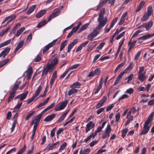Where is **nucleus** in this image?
Masks as SVG:
<instances>
[{
    "mask_svg": "<svg viewBox=\"0 0 154 154\" xmlns=\"http://www.w3.org/2000/svg\"><path fill=\"white\" fill-rule=\"evenodd\" d=\"M68 103V101L67 100L60 103L58 105L55 106L54 110L55 111H58L63 109L66 106Z\"/></svg>",
    "mask_w": 154,
    "mask_h": 154,
    "instance_id": "1",
    "label": "nucleus"
},
{
    "mask_svg": "<svg viewBox=\"0 0 154 154\" xmlns=\"http://www.w3.org/2000/svg\"><path fill=\"white\" fill-rule=\"evenodd\" d=\"M58 60L57 58H51L50 63H48L47 64L49 66L48 67H50L53 70L54 67L58 63Z\"/></svg>",
    "mask_w": 154,
    "mask_h": 154,
    "instance_id": "2",
    "label": "nucleus"
},
{
    "mask_svg": "<svg viewBox=\"0 0 154 154\" xmlns=\"http://www.w3.org/2000/svg\"><path fill=\"white\" fill-rule=\"evenodd\" d=\"M150 124L146 122H145L143 126V130L140 132V135H144L148 132L150 129V126H149Z\"/></svg>",
    "mask_w": 154,
    "mask_h": 154,
    "instance_id": "3",
    "label": "nucleus"
},
{
    "mask_svg": "<svg viewBox=\"0 0 154 154\" xmlns=\"http://www.w3.org/2000/svg\"><path fill=\"white\" fill-rule=\"evenodd\" d=\"M107 21V18L106 17L103 20H98L99 24L96 27V29H97L99 30H100L106 24Z\"/></svg>",
    "mask_w": 154,
    "mask_h": 154,
    "instance_id": "4",
    "label": "nucleus"
},
{
    "mask_svg": "<svg viewBox=\"0 0 154 154\" xmlns=\"http://www.w3.org/2000/svg\"><path fill=\"white\" fill-rule=\"evenodd\" d=\"M57 40V39H56L45 46L43 50L42 53L44 54L50 48L53 46L55 44Z\"/></svg>",
    "mask_w": 154,
    "mask_h": 154,
    "instance_id": "5",
    "label": "nucleus"
},
{
    "mask_svg": "<svg viewBox=\"0 0 154 154\" xmlns=\"http://www.w3.org/2000/svg\"><path fill=\"white\" fill-rule=\"evenodd\" d=\"M95 125V124L93 123L92 121L90 122L86 125V128L85 129L86 133H87L90 130L93 128Z\"/></svg>",
    "mask_w": 154,
    "mask_h": 154,
    "instance_id": "6",
    "label": "nucleus"
},
{
    "mask_svg": "<svg viewBox=\"0 0 154 154\" xmlns=\"http://www.w3.org/2000/svg\"><path fill=\"white\" fill-rule=\"evenodd\" d=\"M98 30H99L97 29H96V28L94 29L93 32L90 34L88 36V38L90 37V40L92 41L93 39L97 35L99 32V31H98Z\"/></svg>",
    "mask_w": 154,
    "mask_h": 154,
    "instance_id": "7",
    "label": "nucleus"
},
{
    "mask_svg": "<svg viewBox=\"0 0 154 154\" xmlns=\"http://www.w3.org/2000/svg\"><path fill=\"white\" fill-rule=\"evenodd\" d=\"M77 39H75L73 42H71L68 44L67 47V53H70L71 49L78 42Z\"/></svg>",
    "mask_w": 154,
    "mask_h": 154,
    "instance_id": "8",
    "label": "nucleus"
},
{
    "mask_svg": "<svg viewBox=\"0 0 154 154\" xmlns=\"http://www.w3.org/2000/svg\"><path fill=\"white\" fill-rule=\"evenodd\" d=\"M10 48L7 47H6L0 53V57H2V58H5L6 56L9 53L10 50Z\"/></svg>",
    "mask_w": 154,
    "mask_h": 154,
    "instance_id": "9",
    "label": "nucleus"
},
{
    "mask_svg": "<svg viewBox=\"0 0 154 154\" xmlns=\"http://www.w3.org/2000/svg\"><path fill=\"white\" fill-rule=\"evenodd\" d=\"M154 36V33L152 34H150L149 33H147L144 35H143L142 36L138 38V40H140L142 39L143 40H145L149 38L152 37Z\"/></svg>",
    "mask_w": 154,
    "mask_h": 154,
    "instance_id": "10",
    "label": "nucleus"
},
{
    "mask_svg": "<svg viewBox=\"0 0 154 154\" xmlns=\"http://www.w3.org/2000/svg\"><path fill=\"white\" fill-rule=\"evenodd\" d=\"M55 116L56 114L52 113L51 115L46 116L44 119V121L46 122H49L55 118Z\"/></svg>",
    "mask_w": 154,
    "mask_h": 154,
    "instance_id": "11",
    "label": "nucleus"
},
{
    "mask_svg": "<svg viewBox=\"0 0 154 154\" xmlns=\"http://www.w3.org/2000/svg\"><path fill=\"white\" fill-rule=\"evenodd\" d=\"M16 17V16L15 15H10L9 16L5 19L2 22V25H3L6 21H7L8 19L11 18V19L8 21L6 23V25L8 24L10 22H11L13 20H14Z\"/></svg>",
    "mask_w": 154,
    "mask_h": 154,
    "instance_id": "12",
    "label": "nucleus"
},
{
    "mask_svg": "<svg viewBox=\"0 0 154 154\" xmlns=\"http://www.w3.org/2000/svg\"><path fill=\"white\" fill-rule=\"evenodd\" d=\"M103 79L102 77L100 78V81L99 82V85L95 91V94L97 93L100 91V89L101 88L103 83Z\"/></svg>",
    "mask_w": 154,
    "mask_h": 154,
    "instance_id": "13",
    "label": "nucleus"
},
{
    "mask_svg": "<svg viewBox=\"0 0 154 154\" xmlns=\"http://www.w3.org/2000/svg\"><path fill=\"white\" fill-rule=\"evenodd\" d=\"M42 114V113H41L34 117V120H33L35 121L34 122V124L38 125Z\"/></svg>",
    "mask_w": 154,
    "mask_h": 154,
    "instance_id": "14",
    "label": "nucleus"
},
{
    "mask_svg": "<svg viewBox=\"0 0 154 154\" xmlns=\"http://www.w3.org/2000/svg\"><path fill=\"white\" fill-rule=\"evenodd\" d=\"M145 3V1H141L139 5L137 6V8L135 10L136 12H137L140 11L141 10L143 7Z\"/></svg>",
    "mask_w": 154,
    "mask_h": 154,
    "instance_id": "15",
    "label": "nucleus"
},
{
    "mask_svg": "<svg viewBox=\"0 0 154 154\" xmlns=\"http://www.w3.org/2000/svg\"><path fill=\"white\" fill-rule=\"evenodd\" d=\"M69 111V110H68L67 112H66L64 114L61 115L57 121V123H60L64 120Z\"/></svg>",
    "mask_w": 154,
    "mask_h": 154,
    "instance_id": "16",
    "label": "nucleus"
},
{
    "mask_svg": "<svg viewBox=\"0 0 154 154\" xmlns=\"http://www.w3.org/2000/svg\"><path fill=\"white\" fill-rule=\"evenodd\" d=\"M146 72L142 73H137L138 79L141 82H143L146 79V76L145 75Z\"/></svg>",
    "mask_w": 154,
    "mask_h": 154,
    "instance_id": "17",
    "label": "nucleus"
},
{
    "mask_svg": "<svg viewBox=\"0 0 154 154\" xmlns=\"http://www.w3.org/2000/svg\"><path fill=\"white\" fill-rule=\"evenodd\" d=\"M132 39L131 38L130 40L128 42V46H129V48L128 50V52L130 51L134 47V46L135 45L136 43L137 42V40H135L132 42H131Z\"/></svg>",
    "mask_w": 154,
    "mask_h": 154,
    "instance_id": "18",
    "label": "nucleus"
},
{
    "mask_svg": "<svg viewBox=\"0 0 154 154\" xmlns=\"http://www.w3.org/2000/svg\"><path fill=\"white\" fill-rule=\"evenodd\" d=\"M17 83H15L14 86L11 89V91L16 93L17 90L19 88V84L21 83L20 81L16 82Z\"/></svg>",
    "mask_w": 154,
    "mask_h": 154,
    "instance_id": "19",
    "label": "nucleus"
},
{
    "mask_svg": "<svg viewBox=\"0 0 154 154\" xmlns=\"http://www.w3.org/2000/svg\"><path fill=\"white\" fill-rule=\"evenodd\" d=\"M89 41H87L81 44L77 48L76 50V52H78L79 51L81 50L83 47H85L88 43Z\"/></svg>",
    "mask_w": 154,
    "mask_h": 154,
    "instance_id": "20",
    "label": "nucleus"
},
{
    "mask_svg": "<svg viewBox=\"0 0 154 154\" xmlns=\"http://www.w3.org/2000/svg\"><path fill=\"white\" fill-rule=\"evenodd\" d=\"M46 12L47 10L46 9H43L41 10L40 11L38 12L36 15V17L37 18L41 17L46 14Z\"/></svg>",
    "mask_w": 154,
    "mask_h": 154,
    "instance_id": "21",
    "label": "nucleus"
},
{
    "mask_svg": "<svg viewBox=\"0 0 154 154\" xmlns=\"http://www.w3.org/2000/svg\"><path fill=\"white\" fill-rule=\"evenodd\" d=\"M48 67L49 66L46 64V67L44 68L42 72V76L44 75H46L49 70H52V69L50 67L49 68Z\"/></svg>",
    "mask_w": 154,
    "mask_h": 154,
    "instance_id": "22",
    "label": "nucleus"
},
{
    "mask_svg": "<svg viewBox=\"0 0 154 154\" xmlns=\"http://www.w3.org/2000/svg\"><path fill=\"white\" fill-rule=\"evenodd\" d=\"M28 93V91H26L24 93H22L21 94H20V100L22 101L25 99Z\"/></svg>",
    "mask_w": 154,
    "mask_h": 154,
    "instance_id": "23",
    "label": "nucleus"
},
{
    "mask_svg": "<svg viewBox=\"0 0 154 154\" xmlns=\"http://www.w3.org/2000/svg\"><path fill=\"white\" fill-rule=\"evenodd\" d=\"M23 41L20 42L18 44L17 47L15 50L14 52H16L20 49L23 45Z\"/></svg>",
    "mask_w": 154,
    "mask_h": 154,
    "instance_id": "24",
    "label": "nucleus"
},
{
    "mask_svg": "<svg viewBox=\"0 0 154 154\" xmlns=\"http://www.w3.org/2000/svg\"><path fill=\"white\" fill-rule=\"evenodd\" d=\"M81 85V84L78 82H76L70 85V88H71L75 89L79 88Z\"/></svg>",
    "mask_w": 154,
    "mask_h": 154,
    "instance_id": "25",
    "label": "nucleus"
},
{
    "mask_svg": "<svg viewBox=\"0 0 154 154\" xmlns=\"http://www.w3.org/2000/svg\"><path fill=\"white\" fill-rule=\"evenodd\" d=\"M47 23V20H43L38 23L36 27L38 28H40L46 25Z\"/></svg>",
    "mask_w": 154,
    "mask_h": 154,
    "instance_id": "26",
    "label": "nucleus"
},
{
    "mask_svg": "<svg viewBox=\"0 0 154 154\" xmlns=\"http://www.w3.org/2000/svg\"><path fill=\"white\" fill-rule=\"evenodd\" d=\"M125 40V39H124L121 42V43L119 44V45L118 47V49L117 50V52L116 53V54H115V57H117L118 56V55L120 51V49L121 48V47H122V45H123V44H124V41Z\"/></svg>",
    "mask_w": 154,
    "mask_h": 154,
    "instance_id": "27",
    "label": "nucleus"
},
{
    "mask_svg": "<svg viewBox=\"0 0 154 154\" xmlns=\"http://www.w3.org/2000/svg\"><path fill=\"white\" fill-rule=\"evenodd\" d=\"M145 27L146 30H149L152 26L153 22L152 21H150L148 22L147 23H145Z\"/></svg>",
    "mask_w": 154,
    "mask_h": 154,
    "instance_id": "28",
    "label": "nucleus"
},
{
    "mask_svg": "<svg viewBox=\"0 0 154 154\" xmlns=\"http://www.w3.org/2000/svg\"><path fill=\"white\" fill-rule=\"evenodd\" d=\"M15 93L11 91L10 93V95L8 99V103L13 99L15 96Z\"/></svg>",
    "mask_w": 154,
    "mask_h": 154,
    "instance_id": "29",
    "label": "nucleus"
},
{
    "mask_svg": "<svg viewBox=\"0 0 154 154\" xmlns=\"http://www.w3.org/2000/svg\"><path fill=\"white\" fill-rule=\"evenodd\" d=\"M24 29L25 28L24 27H22L20 29L17 31L16 34L14 35L12 39H13L15 37V36L17 37L19 36L24 31Z\"/></svg>",
    "mask_w": 154,
    "mask_h": 154,
    "instance_id": "30",
    "label": "nucleus"
},
{
    "mask_svg": "<svg viewBox=\"0 0 154 154\" xmlns=\"http://www.w3.org/2000/svg\"><path fill=\"white\" fill-rule=\"evenodd\" d=\"M42 89V87L40 85L36 89L35 92V94L33 95L36 97L39 94Z\"/></svg>",
    "mask_w": 154,
    "mask_h": 154,
    "instance_id": "31",
    "label": "nucleus"
},
{
    "mask_svg": "<svg viewBox=\"0 0 154 154\" xmlns=\"http://www.w3.org/2000/svg\"><path fill=\"white\" fill-rule=\"evenodd\" d=\"M105 8H103L102 10H101L100 13L99 14V16L98 17L97 20H102L103 17V15L105 13Z\"/></svg>",
    "mask_w": 154,
    "mask_h": 154,
    "instance_id": "32",
    "label": "nucleus"
},
{
    "mask_svg": "<svg viewBox=\"0 0 154 154\" xmlns=\"http://www.w3.org/2000/svg\"><path fill=\"white\" fill-rule=\"evenodd\" d=\"M95 137V136L93 134V132H92L90 134L89 136H88L84 140L85 142V143H87L92 137L93 138H94Z\"/></svg>",
    "mask_w": 154,
    "mask_h": 154,
    "instance_id": "33",
    "label": "nucleus"
},
{
    "mask_svg": "<svg viewBox=\"0 0 154 154\" xmlns=\"http://www.w3.org/2000/svg\"><path fill=\"white\" fill-rule=\"evenodd\" d=\"M150 17L146 13H145L143 16L141 18V22H145Z\"/></svg>",
    "mask_w": 154,
    "mask_h": 154,
    "instance_id": "34",
    "label": "nucleus"
},
{
    "mask_svg": "<svg viewBox=\"0 0 154 154\" xmlns=\"http://www.w3.org/2000/svg\"><path fill=\"white\" fill-rule=\"evenodd\" d=\"M90 152V149L89 148L84 149L83 151L82 149L79 152L80 154H88Z\"/></svg>",
    "mask_w": 154,
    "mask_h": 154,
    "instance_id": "35",
    "label": "nucleus"
},
{
    "mask_svg": "<svg viewBox=\"0 0 154 154\" xmlns=\"http://www.w3.org/2000/svg\"><path fill=\"white\" fill-rule=\"evenodd\" d=\"M21 24L20 23H17L12 29V30L10 32V34L15 33L16 30L17 29L18 27H20Z\"/></svg>",
    "mask_w": 154,
    "mask_h": 154,
    "instance_id": "36",
    "label": "nucleus"
},
{
    "mask_svg": "<svg viewBox=\"0 0 154 154\" xmlns=\"http://www.w3.org/2000/svg\"><path fill=\"white\" fill-rule=\"evenodd\" d=\"M154 114V112H152L149 116L148 119H147L146 122L149 123L150 124L152 119V118L153 117Z\"/></svg>",
    "mask_w": 154,
    "mask_h": 154,
    "instance_id": "37",
    "label": "nucleus"
},
{
    "mask_svg": "<svg viewBox=\"0 0 154 154\" xmlns=\"http://www.w3.org/2000/svg\"><path fill=\"white\" fill-rule=\"evenodd\" d=\"M152 12L153 10L152 7L151 6H149L148 7L147 11L145 13L150 16L152 13Z\"/></svg>",
    "mask_w": 154,
    "mask_h": 154,
    "instance_id": "38",
    "label": "nucleus"
},
{
    "mask_svg": "<svg viewBox=\"0 0 154 154\" xmlns=\"http://www.w3.org/2000/svg\"><path fill=\"white\" fill-rule=\"evenodd\" d=\"M36 7V5H34L28 9L27 12V14L29 15L34 10Z\"/></svg>",
    "mask_w": 154,
    "mask_h": 154,
    "instance_id": "39",
    "label": "nucleus"
},
{
    "mask_svg": "<svg viewBox=\"0 0 154 154\" xmlns=\"http://www.w3.org/2000/svg\"><path fill=\"white\" fill-rule=\"evenodd\" d=\"M134 67V64L133 62L130 63L129 65L128 66L126 69L124 70L125 72H127L128 71L131 70Z\"/></svg>",
    "mask_w": 154,
    "mask_h": 154,
    "instance_id": "40",
    "label": "nucleus"
},
{
    "mask_svg": "<svg viewBox=\"0 0 154 154\" xmlns=\"http://www.w3.org/2000/svg\"><path fill=\"white\" fill-rule=\"evenodd\" d=\"M9 58L6 59L3 61L0 62V68L6 64L9 61Z\"/></svg>",
    "mask_w": 154,
    "mask_h": 154,
    "instance_id": "41",
    "label": "nucleus"
},
{
    "mask_svg": "<svg viewBox=\"0 0 154 154\" xmlns=\"http://www.w3.org/2000/svg\"><path fill=\"white\" fill-rule=\"evenodd\" d=\"M78 92V90L76 89L72 88V89L68 91V95L69 96H70L73 94H75Z\"/></svg>",
    "mask_w": 154,
    "mask_h": 154,
    "instance_id": "42",
    "label": "nucleus"
},
{
    "mask_svg": "<svg viewBox=\"0 0 154 154\" xmlns=\"http://www.w3.org/2000/svg\"><path fill=\"white\" fill-rule=\"evenodd\" d=\"M67 40H65L62 43H61L60 47V51H62L63 49L65 48V46L67 45Z\"/></svg>",
    "mask_w": 154,
    "mask_h": 154,
    "instance_id": "43",
    "label": "nucleus"
},
{
    "mask_svg": "<svg viewBox=\"0 0 154 154\" xmlns=\"http://www.w3.org/2000/svg\"><path fill=\"white\" fill-rule=\"evenodd\" d=\"M11 40L9 39L7 41L4 42L0 44V48H2L6 45H7L10 44L11 42Z\"/></svg>",
    "mask_w": 154,
    "mask_h": 154,
    "instance_id": "44",
    "label": "nucleus"
},
{
    "mask_svg": "<svg viewBox=\"0 0 154 154\" xmlns=\"http://www.w3.org/2000/svg\"><path fill=\"white\" fill-rule=\"evenodd\" d=\"M54 148L53 146V145H51V143H49L48 145L44 149V151H46L47 150V151H49L50 150H52Z\"/></svg>",
    "mask_w": 154,
    "mask_h": 154,
    "instance_id": "45",
    "label": "nucleus"
},
{
    "mask_svg": "<svg viewBox=\"0 0 154 154\" xmlns=\"http://www.w3.org/2000/svg\"><path fill=\"white\" fill-rule=\"evenodd\" d=\"M89 23H86L83 26H82L80 28L79 32H81L83 30L86 29L89 25Z\"/></svg>",
    "mask_w": 154,
    "mask_h": 154,
    "instance_id": "46",
    "label": "nucleus"
},
{
    "mask_svg": "<svg viewBox=\"0 0 154 154\" xmlns=\"http://www.w3.org/2000/svg\"><path fill=\"white\" fill-rule=\"evenodd\" d=\"M125 63H122L119 64L116 68L114 73H116L117 72L120 68L122 67L124 65Z\"/></svg>",
    "mask_w": 154,
    "mask_h": 154,
    "instance_id": "47",
    "label": "nucleus"
},
{
    "mask_svg": "<svg viewBox=\"0 0 154 154\" xmlns=\"http://www.w3.org/2000/svg\"><path fill=\"white\" fill-rule=\"evenodd\" d=\"M35 111H32L31 112L28 114L25 117V120H27L32 116L35 113Z\"/></svg>",
    "mask_w": 154,
    "mask_h": 154,
    "instance_id": "48",
    "label": "nucleus"
},
{
    "mask_svg": "<svg viewBox=\"0 0 154 154\" xmlns=\"http://www.w3.org/2000/svg\"><path fill=\"white\" fill-rule=\"evenodd\" d=\"M128 131L127 128H125L122 130V138H124L125 137Z\"/></svg>",
    "mask_w": 154,
    "mask_h": 154,
    "instance_id": "49",
    "label": "nucleus"
},
{
    "mask_svg": "<svg viewBox=\"0 0 154 154\" xmlns=\"http://www.w3.org/2000/svg\"><path fill=\"white\" fill-rule=\"evenodd\" d=\"M111 131L112 129L110 127V125H108L105 130V132L109 134H110L111 132Z\"/></svg>",
    "mask_w": 154,
    "mask_h": 154,
    "instance_id": "50",
    "label": "nucleus"
},
{
    "mask_svg": "<svg viewBox=\"0 0 154 154\" xmlns=\"http://www.w3.org/2000/svg\"><path fill=\"white\" fill-rule=\"evenodd\" d=\"M133 119V117L132 116H130L128 118V119L126 123L125 124V126H127L128 125L130 122L132 121Z\"/></svg>",
    "mask_w": 154,
    "mask_h": 154,
    "instance_id": "51",
    "label": "nucleus"
},
{
    "mask_svg": "<svg viewBox=\"0 0 154 154\" xmlns=\"http://www.w3.org/2000/svg\"><path fill=\"white\" fill-rule=\"evenodd\" d=\"M41 60V57L39 54H38L37 56L33 60V62H37L40 61Z\"/></svg>",
    "mask_w": 154,
    "mask_h": 154,
    "instance_id": "52",
    "label": "nucleus"
},
{
    "mask_svg": "<svg viewBox=\"0 0 154 154\" xmlns=\"http://www.w3.org/2000/svg\"><path fill=\"white\" fill-rule=\"evenodd\" d=\"M48 88V85H47L46 87V88L43 94L40 95V97H45L46 95V92H47Z\"/></svg>",
    "mask_w": 154,
    "mask_h": 154,
    "instance_id": "53",
    "label": "nucleus"
},
{
    "mask_svg": "<svg viewBox=\"0 0 154 154\" xmlns=\"http://www.w3.org/2000/svg\"><path fill=\"white\" fill-rule=\"evenodd\" d=\"M118 29H117L116 30V31L115 32V33L113 34V35H112V37L111 39L110 40V43H112L113 41V39L116 35L119 33V32H118Z\"/></svg>",
    "mask_w": 154,
    "mask_h": 154,
    "instance_id": "54",
    "label": "nucleus"
},
{
    "mask_svg": "<svg viewBox=\"0 0 154 154\" xmlns=\"http://www.w3.org/2000/svg\"><path fill=\"white\" fill-rule=\"evenodd\" d=\"M26 146L24 145L22 148L16 154H21L26 150Z\"/></svg>",
    "mask_w": 154,
    "mask_h": 154,
    "instance_id": "55",
    "label": "nucleus"
},
{
    "mask_svg": "<svg viewBox=\"0 0 154 154\" xmlns=\"http://www.w3.org/2000/svg\"><path fill=\"white\" fill-rule=\"evenodd\" d=\"M67 145V143L66 142L64 143L62 145H61L59 149V151L60 152L61 150L64 149L66 147Z\"/></svg>",
    "mask_w": 154,
    "mask_h": 154,
    "instance_id": "56",
    "label": "nucleus"
},
{
    "mask_svg": "<svg viewBox=\"0 0 154 154\" xmlns=\"http://www.w3.org/2000/svg\"><path fill=\"white\" fill-rule=\"evenodd\" d=\"M107 100V97L106 96H104L102 99L99 101L100 103L103 105Z\"/></svg>",
    "mask_w": 154,
    "mask_h": 154,
    "instance_id": "57",
    "label": "nucleus"
},
{
    "mask_svg": "<svg viewBox=\"0 0 154 154\" xmlns=\"http://www.w3.org/2000/svg\"><path fill=\"white\" fill-rule=\"evenodd\" d=\"M59 11H56L53 12L51 14L52 16V18H54L59 15Z\"/></svg>",
    "mask_w": 154,
    "mask_h": 154,
    "instance_id": "58",
    "label": "nucleus"
},
{
    "mask_svg": "<svg viewBox=\"0 0 154 154\" xmlns=\"http://www.w3.org/2000/svg\"><path fill=\"white\" fill-rule=\"evenodd\" d=\"M17 122V120L16 119H15L12 125L11 128V132H12L13 131L14 129V128L15 127L16 123Z\"/></svg>",
    "mask_w": 154,
    "mask_h": 154,
    "instance_id": "59",
    "label": "nucleus"
},
{
    "mask_svg": "<svg viewBox=\"0 0 154 154\" xmlns=\"http://www.w3.org/2000/svg\"><path fill=\"white\" fill-rule=\"evenodd\" d=\"M95 75H98L100 72V70L99 68L95 69L94 71Z\"/></svg>",
    "mask_w": 154,
    "mask_h": 154,
    "instance_id": "60",
    "label": "nucleus"
},
{
    "mask_svg": "<svg viewBox=\"0 0 154 154\" xmlns=\"http://www.w3.org/2000/svg\"><path fill=\"white\" fill-rule=\"evenodd\" d=\"M102 129V128L100 126L95 131V132L93 133V134L96 136L97 135V133H99L101 131Z\"/></svg>",
    "mask_w": 154,
    "mask_h": 154,
    "instance_id": "61",
    "label": "nucleus"
},
{
    "mask_svg": "<svg viewBox=\"0 0 154 154\" xmlns=\"http://www.w3.org/2000/svg\"><path fill=\"white\" fill-rule=\"evenodd\" d=\"M105 43L104 42L101 43L96 48V49L97 50H100L101 49L104 45H105Z\"/></svg>",
    "mask_w": 154,
    "mask_h": 154,
    "instance_id": "62",
    "label": "nucleus"
},
{
    "mask_svg": "<svg viewBox=\"0 0 154 154\" xmlns=\"http://www.w3.org/2000/svg\"><path fill=\"white\" fill-rule=\"evenodd\" d=\"M125 32L124 31L118 35L116 38V39L117 40H119L125 34Z\"/></svg>",
    "mask_w": 154,
    "mask_h": 154,
    "instance_id": "63",
    "label": "nucleus"
},
{
    "mask_svg": "<svg viewBox=\"0 0 154 154\" xmlns=\"http://www.w3.org/2000/svg\"><path fill=\"white\" fill-rule=\"evenodd\" d=\"M56 131V128H54L51 131L50 137L51 138L54 137L55 135V131Z\"/></svg>",
    "mask_w": 154,
    "mask_h": 154,
    "instance_id": "64",
    "label": "nucleus"
}]
</instances>
